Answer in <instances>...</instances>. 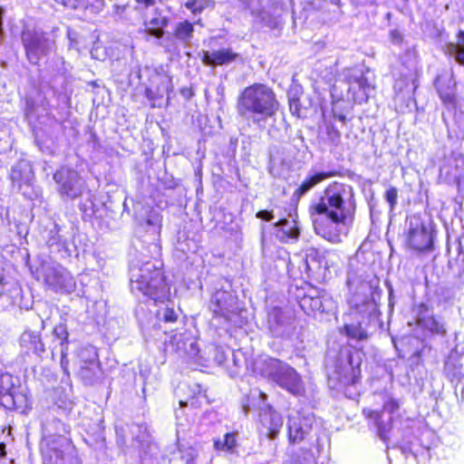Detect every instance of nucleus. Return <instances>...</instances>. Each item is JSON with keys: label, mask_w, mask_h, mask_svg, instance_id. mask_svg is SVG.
Wrapping results in <instances>:
<instances>
[{"label": "nucleus", "mask_w": 464, "mask_h": 464, "mask_svg": "<svg viewBox=\"0 0 464 464\" xmlns=\"http://www.w3.org/2000/svg\"><path fill=\"white\" fill-rule=\"evenodd\" d=\"M355 210L353 188L337 181L330 183L309 208L315 233L334 244L340 243L342 237L347 235Z\"/></svg>", "instance_id": "f257e3e1"}, {"label": "nucleus", "mask_w": 464, "mask_h": 464, "mask_svg": "<svg viewBox=\"0 0 464 464\" xmlns=\"http://www.w3.org/2000/svg\"><path fill=\"white\" fill-rule=\"evenodd\" d=\"M279 108L275 92L266 84L254 83L241 92L237 100V113L258 127L264 128Z\"/></svg>", "instance_id": "f03ea898"}, {"label": "nucleus", "mask_w": 464, "mask_h": 464, "mask_svg": "<svg viewBox=\"0 0 464 464\" xmlns=\"http://www.w3.org/2000/svg\"><path fill=\"white\" fill-rule=\"evenodd\" d=\"M130 284L133 294H141L154 302H163L169 295L162 271L151 261L130 262Z\"/></svg>", "instance_id": "7ed1b4c3"}, {"label": "nucleus", "mask_w": 464, "mask_h": 464, "mask_svg": "<svg viewBox=\"0 0 464 464\" xmlns=\"http://www.w3.org/2000/svg\"><path fill=\"white\" fill-rule=\"evenodd\" d=\"M254 372L294 395L300 394L304 390L301 376L297 372L278 359L265 357L257 360L254 364Z\"/></svg>", "instance_id": "20e7f679"}, {"label": "nucleus", "mask_w": 464, "mask_h": 464, "mask_svg": "<svg viewBox=\"0 0 464 464\" xmlns=\"http://www.w3.org/2000/svg\"><path fill=\"white\" fill-rule=\"evenodd\" d=\"M164 345L167 353L200 366H205L211 361L210 353L216 350L214 346H210L208 351H201L196 338L187 331L171 335L169 341H165Z\"/></svg>", "instance_id": "39448f33"}, {"label": "nucleus", "mask_w": 464, "mask_h": 464, "mask_svg": "<svg viewBox=\"0 0 464 464\" xmlns=\"http://www.w3.org/2000/svg\"><path fill=\"white\" fill-rule=\"evenodd\" d=\"M362 287L367 288L370 293L363 295H356L350 300V304L353 307L354 312L362 316V321L355 324H345L343 326L349 337L360 341L366 339L368 336L363 327V324H366L365 319H367V324H370L378 320L379 315L378 306L372 295L370 287L367 285H363Z\"/></svg>", "instance_id": "423d86ee"}, {"label": "nucleus", "mask_w": 464, "mask_h": 464, "mask_svg": "<svg viewBox=\"0 0 464 464\" xmlns=\"http://www.w3.org/2000/svg\"><path fill=\"white\" fill-rule=\"evenodd\" d=\"M41 274L45 285L56 293L70 294L75 290L76 282L73 276L57 263L44 262Z\"/></svg>", "instance_id": "0eeeda50"}, {"label": "nucleus", "mask_w": 464, "mask_h": 464, "mask_svg": "<svg viewBox=\"0 0 464 464\" xmlns=\"http://www.w3.org/2000/svg\"><path fill=\"white\" fill-rule=\"evenodd\" d=\"M21 38L26 57L33 64H37L53 49V41L43 31L26 28Z\"/></svg>", "instance_id": "6e6552de"}, {"label": "nucleus", "mask_w": 464, "mask_h": 464, "mask_svg": "<svg viewBox=\"0 0 464 464\" xmlns=\"http://www.w3.org/2000/svg\"><path fill=\"white\" fill-rule=\"evenodd\" d=\"M267 328L276 338L291 340L295 335V316L292 310L274 307L267 315Z\"/></svg>", "instance_id": "1a4fd4ad"}, {"label": "nucleus", "mask_w": 464, "mask_h": 464, "mask_svg": "<svg viewBox=\"0 0 464 464\" xmlns=\"http://www.w3.org/2000/svg\"><path fill=\"white\" fill-rule=\"evenodd\" d=\"M407 242L417 251L431 250L433 247V235L429 225L419 215L411 216L407 219Z\"/></svg>", "instance_id": "9d476101"}, {"label": "nucleus", "mask_w": 464, "mask_h": 464, "mask_svg": "<svg viewBox=\"0 0 464 464\" xmlns=\"http://www.w3.org/2000/svg\"><path fill=\"white\" fill-rule=\"evenodd\" d=\"M342 75L348 84V93L351 94L353 102L357 103L367 102L373 86L363 71L357 67L346 68Z\"/></svg>", "instance_id": "9b49d317"}, {"label": "nucleus", "mask_w": 464, "mask_h": 464, "mask_svg": "<svg viewBox=\"0 0 464 464\" xmlns=\"http://www.w3.org/2000/svg\"><path fill=\"white\" fill-rule=\"evenodd\" d=\"M53 179L63 199H74L82 194L84 181L76 170L62 167L53 174Z\"/></svg>", "instance_id": "f8f14e48"}, {"label": "nucleus", "mask_w": 464, "mask_h": 464, "mask_svg": "<svg viewBox=\"0 0 464 464\" xmlns=\"http://www.w3.org/2000/svg\"><path fill=\"white\" fill-rule=\"evenodd\" d=\"M399 401L392 397H387L382 405V411L363 410V414L367 419L372 420L376 428L379 437L387 441L388 434L392 430V416L396 411L399 410Z\"/></svg>", "instance_id": "ddd939ff"}, {"label": "nucleus", "mask_w": 464, "mask_h": 464, "mask_svg": "<svg viewBox=\"0 0 464 464\" xmlns=\"http://www.w3.org/2000/svg\"><path fill=\"white\" fill-rule=\"evenodd\" d=\"M306 148L304 139L299 131L295 137L288 141L272 145L269 149L270 160L275 164L290 163L300 151H304Z\"/></svg>", "instance_id": "4468645a"}, {"label": "nucleus", "mask_w": 464, "mask_h": 464, "mask_svg": "<svg viewBox=\"0 0 464 464\" xmlns=\"http://www.w3.org/2000/svg\"><path fill=\"white\" fill-rule=\"evenodd\" d=\"M18 379L9 373L0 375V405L7 410L20 409L26 403V397L19 392Z\"/></svg>", "instance_id": "2eb2a0df"}, {"label": "nucleus", "mask_w": 464, "mask_h": 464, "mask_svg": "<svg viewBox=\"0 0 464 464\" xmlns=\"http://www.w3.org/2000/svg\"><path fill=\"white\" fill-rule=\"evenodd\" d=\"M117 444L121 448L140 450L148 443L146 429L139 424L116 426Z\"/></svg>", "instance_id": "dca6fc26"}, {"label": "nucleus", "mask_w": 464, "mask_h": 464, "mask_svg": "<svg viewBox=\"0 0 464 464\" xmlns=\"http://www.w3.org/2000/svg\"><path fill=\"white\" fill-rule=\"evenodd\" d=\"M440 178L449 183L460 185L464 181V154L452 151L446 156L440 167Z\"/></svg>", "instance_id": "f3484780"}, {"label": "nucleus", "mask_w": 464, "mask_h": 464, "mask_svg": "<svg viewBox=\"0 0 464 464\" xmlns=\"http://www.w3.org/2000/svg\"><path fill=\"white\" fill-rule=\"evenodd\" d=\"M314 423V416L302 414L299 411L288 415L287 434L290 443L303 441L311 432Z\"/></svg>", "instance_id": "a211bd4d"}, {"label": "nucleus", "mask_w": 464, "mask_h": 464, "mask_svg": "<svg viewBox=\"0 0 464 464\" xmlns=\"http://www.w3.org/2000/svg\"><path fill=\"white\" fill-rule=\"evenodd\" d=\"M342 358H343V360H341L335 366V370L330 379L337 380V382L343 386L353 385L360 378V362H356L354 365L353 355L350 352L342 354Z\"/></svg>", "instance_id": "6ab92c4d"}, {"label": "nucleus", "mask_w": 464, "mask_h": 464, "mask_svg": "<svg viewBox=\"0 0 464 464\" xmlns=\"http://www.w3.org/2000/svg\"><path fill=\"white\" fill-rule=\"evenodd\" d=\"M209 308L217 316L231 321L237 310V298L230 292L218 290L211 298Z\"/></svg>", "instance_id": "aec40b11"}, {"label": "nucleus", "mask_w": 464, "mask_h": 464, "mask_svg": "<svg viewBox=\"0 0 464 464\" xmlns=\"http://www.w3.org/2000/svg\"><path fill=\"white\" fill-rule=\"evenodd\" d=\"M301 309L307 314L327 313L333 308V300L326 295H319L316 290L304 295L299 301Z\"/></svg>", "instance_id": "412c9836"}, {"label": "nucleus", "mask_w": 464, "mask_h": 464, "mask_svg": "<svg viewBox=\"0 0 464 464\" xmlns=\"http://www.w3.org/2000/svg\"><path fill=\"white\" fill-rule=\"evenodd\" d=\"M262 432L270 440H275L283 426V418L280 413L273 410L269 405L261 409L259 413Z\"/></svg>", "instance_id": "4be33fe9"}, {"label": "nucleus", "mask_w": 464, "mask_h": 464, "mask_svg": "<svg viewBox=\"0 0 464 464\" xmlns=\"http://www.w3.org/2000/svg\"><path fill=\"white\" fill-rule=\"evenodd\" d=\"M42 429L45 442H48L50 440H55L57 445L68 446V441L64 435L69 433L70 430L69 427L59 419L55 417L46 419L42 423Z\"/></svg>", "instance_id": "5701e85b"}, {"label": "nucleus", "mask_w": 464, "mask_h": 464, "mask_svg": "<svg viewBox=\"0 0 464 464\" xmlns=\"http://www.w3.org/2000/svg\"><path fill=\"white\" fill-rule=\"evenodd\" d=\"M140 226L150 236V253L158 255L160 250L159 238L161 228V218L156 211H150L146 218L140 220Z\"/></svg>", "instance_id": "b1692460"}, {"label": "nucleus", "mask_w": 464, "mask_h": 464, "mask_svg": "<svg viewBox=\"0 0 464 464\" xmlns=\"http://www.w3.org/2000/svg\"><path fill=\"white\" fill-rule=\"evenodd\" d=\"M10 177L14 186H16L19 190H22L23 187H30L34 179V173L30 161L23 160L14 164Z\"/></svg>", "instance_id": "393cba45"}, {"label": "nucleus", "mask_w": 464, "mask_h": 464, "mask_svg": "<svg viewBox=\"0 0 464 464\" xmlns=\"http://www.w3.org/2000/svg\"><path fill=\"white\" fill-rule=\"evenodd\" d=\"M337 175V171L329 170V171H316L310 170L305 179L302 181V183L298 186V188L294 192V197L300 198L310 190H312L316 185L323 182L326 179H330L335 177Z\"/></svg>", "instance_id": "a878e982"}, {"label": "nucleus", "mask_w": 464, "mask_h": 464, "mask_svg": "<svg viewBox=\"0 0 464 464\" xmlns=\"http://www.w3.org/2000/svg\"><path fill=\"white\" fill-rule=\"evenodd\" d=\"M435 87L440 98L446 105H452L455 102L456 82L452 72H444L435 80Z\"/></svg>", "instance_id": "bb28decb"}, {"label": "nucleus", "mask_w": 464, "mask_h": 464, "mask_svg": "<svg viewBox=\"0 0 464 464\" xmlns=\"http://www.w3.org/2000/svg\"><path fill=\"white\" fill-rule=\"evenodd\" d=\"M276 237L283 242L296 241L300 236V228L295 219L283 218L274 224Z\"/></svg>", "instance_id": "cd10ccee"}, {"label": "nucleus", "mask_w": 464, "mask_h": 464, "mask_svg": "<svg viewBox=\"0 0 464 464\" xmlns=\"http://www.w3.org/2000/svg\"><path fill=\"white\" fill-rule=\"evenodd\" d=\"M237 57L238 54L230 48H223L212 52L203 51L201 60L205 65L216 67L228 64Z\"/></svg>", "instance_id": "c85d7f7f"}, {"label": "nucleus", "mask_w": 464, "mask_h": 464, "mask_svg": "<svg viewBox=\"0 0 464 464\" xmlns=\"http://www.w3.org/2000/svg\"><path fill=\"white\" fill-rule=\"evenodd\" d=\"M64 447L56 440H48L42 448L44 464H64Z\"/></svg>", "instance_id": "c756f323"}, {"label": "nucleus", "mask_w": 464, "mask_h": 464, "mask_svg": "<svg viewBox=\"0 0 464 464\" xmlns=\"http://www.w3.org/2000/svg\"><path fill=\"white\" fill-rule=\"evenodd\" d=\"M169 21V17L155 13L152 18L144 22V30L150 36L160 39L164 35V28L168 25Z\"/></svg>", "instance_id": "7c9ffc66"}, {"label": "nucleus", "mask_w": 464, "mask_h": 464, "mask_svg": "<svg viewBox=\"0 0 464 464\" xmlns=\"http://www.w3.org/2000/svg\"><path fill=\"white\" fill-rule=\"evenodd\" d=\"M79 376L85 385H93L101 377L99 362L92 361L91 364H81Z\"/></svg>", "instance_id": "2f4dec72"}, {"label": "nucleus", "mask_w": 464, "mask_h": 464, "mask_svg": "<svg viewBox=\"0 0 464 464\" xmlns=\"http://www.w3.org/2000/svg\"><path fill=\"white\" fill-rule=\"evenodd\" d=\"M445 52L455 61L464 66V31L459 30L457 34V42L446 44Z\"/></svg>", "instance_id": "473e14b6"}, {"label": "nucleus", "mask_w": 464, "mask_h": 464, "mask_svg": "<svg viewBox=\"0 0 464 464\" xmlns=\"http://www.w3.org/2000/svg\"><path fill=\"white\" fill-rule=\"evenodd\" d=\"M61 227L54 224L50 229L47 238V245L54 252L67 251V240L61 235Z\"/></svg>", "instance_id": "72a5a7b5"}, {"label": "nucleus", "mask_w": 464, "mask_h": 464, "mask_svg": "<svg viewBox=\"0 0 464 464\" xmlns=\"http://www.w3.org/2000/svg\"><path fill=\"white\" fill-rule=\"evenodd\" d=\"M20 343L22 346L34 353H40L44 351L40 335L36 333L31 331L24 332L20 337Z\"/></svg>", "instance_id": "f704fd0d"}, {"label": "nucleus", "mask_w": 464, "mask_h": 464, "mask_svg": "<svg viewBox=\"0 0 464 464\" xmlns=\"http://www.w3.org/2000/svg\"><path fill=\"white\" fill-rule=\"evenodd\" d=\"M444 372L451 381H459L464 377L462 363L459 362V360L457 357L452 355H450L445 362Z\"/></svg>", "instance_id": "c9c22d12"}, {"label": "nucleus", "mask_w": 464, "mask_h": 464, "mask_svg": "<svg viewBox=\"0 0 464 464\" xmlns=\"http://www.w3.org/2000/svg\"><path fill=\"white\" fill-rule=\"evenodd\" d=\"M237 433L236 432H227L224 435L223 439H217L214 440V448L217 450H222L227 452H234L237 443Z\"/></svg>", "instance_id": "e433bc0d"}, {"label": "nucleus", "mask_w": 464, "mask_h": 464, "mask_svg": "<svg viewBox=\"0 0 464 464\" xmlns=\"http://www.w3.org/2000/svg\"><path fill=\"white\" fill-rule=\"evenodd\" d=\"M179 451L180 459L184 464H205L201 459V451L198 447H182Z\"/></svg>", "instance_id": "4c0bfd02"}, {"label": "nucleus", "mask_w": 464, "mask_h": 464, "mask_svg": "<svg viewBox=\"0 0 464 464\" xmlns=\"http://www.w3.org/2000/svg\"><path fill=\"white\" fill-rule=\"evenodd\" d=\"M194 32L193 24L188 21H183L177 24L174 35L184 44H188Z\"/></svg>", "instance_id": "58836bf2"}, {"label": "nucleus", "mask_w": 464, "mask_h": 464, "mask_svg": "<svg viewBox=\"0 0 464 464\" xmlns=\"http://www.w3.org/2000/svg\"><path fill=\"white\" fill-rule=\"evenodd\" d=\"M81 364H91L92 361L98 362V353L92 345L82 347L79 351Z\"/></svg>", "instance_id": "ea45409f"}, {"label": "nucleus", "mask_w": 464, "mask_h": 464, "mask_svg": "<svg viewBox=\"0 0 464 464\" xmlns=\"http://www.w3.org/2000/svg\"><path fill=\"white\" fill-rule=\"evenodd\" d=\"M214 0H189L185 6L194 14L202 13L206 8L214 5Z\"/></svg>", "instance_id": "a19ab883"}, {"label": "nucleus", "mask_w": 464, "mask_h": 464, "mask_svg": "<svg viewBox=\"0 0 464 464\" xmlns=\"http://www.w3.org/2000/svg\"><path fill=\"white\" fill-rule=\"evenodd\" d=\"M179 315L173 308L165 306L157 312V318L159 322L174 323L177 321Z\"/></svg>", "instance_id": "79ce46f5"}, {"label": "nucleus", "mask_w": 464, "mask_h": 464, "mask_svg": "<svg viewBox=\"0 0 464 464\" xmlns=\"http://www.w3.org/2000/svg\"><path fill=\"white\" fill-rule=\"evenodd\" d=\"M423 326L432 334H444L446 333L444 324L432 316L423 320Z\"/></svg>", "instance_id": "37998d69"}, {"label": "nucleus", "mask_w": 464, "mask_h": 464, "mask_svg": "<svg viewBox=\"0 0 464 464\" xmlns=\"http://www.w3.org/2000/svg\"><path fill=\"white\" fill-rule=\"evenodd\" d=\"M385 200L390 205V210L392 211L395 208L398 198V190L396 188L391 187L388 188L384 195Z\"/></svg>", "instance_id": "c03bdc74"}, {"label": "nucleus", "mask_w": 464, "mask_h": 464, "mask_svg": "<svg viewBox=\"0 0 464 464\" xmlns=\"http://www.w3.org/2000/svg\"><path fill=\"white\" fill-rule=\"evenodd\" d=\"M53 334L57 338L62 340H66L68 337V333L66 331V327L63 324H59L53 329Z\"/></svg>", "instance_id": "a18cd8bd"}, {"label": "nucleus", "mask_w": 464, "mask_h": 464, "mask_svg": "<svg viewBox=\"0 0 464 464\" xmlns=\"http://www.w3.org/2000/svg\"><path fill=\"white\" fill-rule=\"evenodd\" d=\"M402 39V34L399 30L394 29L390 32V40L392 44H401Z\"/></svg>", "instance_id": "49530a36"}, {"label": "nucleus", "mask_w": 464, "mask_h": 464, "mask_svg": "<svg viewBox=\"0 0 464 464\" xmlns=\"http://www.w3.org/2000/svg\"><path fill=\"white\" fill-rule=\"evenodd\" d=\"M137 4L136 9H147L150 6H153L156 4V0H134Z\"/></svg>", "instance_id": "de8ad7c7"}, {"label": "nucleus", "mask_w": 464, "mask_h": 464, "mask_svg": "<svg viewBox=\"0 0 464 464\" xmlns=\"http://www.w3.org/2000/svg\"><path fill=\"white\" fill-rule=\"evenodd\" d=\"M256 217L266 221H270L274 218L273 212L269 210H260L256 213Z\"/></svg>", "instance_id": "09e8293b"}, {"label": "nucleus", "mask_w": 464, "mask_h": 464, "mask_svg": "<svg viewBox=\"0 0 464 464\" xmlns=\"http://www.w3.org/2000/svg\"><path fill=\"white\" fill-rule=\"evenodd\" d=\"M127 7L128 5L115 4L112 5V14L116 16H121L125 13Z\"/></svg>", "instance_id": "8fccbe9b"}, {"label": "nucleus", "mask_w": 464, "mask_h": 464, "mask_svg": "<svg viewBox=\"0 0 464 464\" xmlns=\"http://www.w3.org/2000/svg\"><path fill=\"white\" fill-rule=\"evenodd\" d=\"M305 264L307 272H315V270L319 268V265L314 257H312L311 260H309V257H307Z\"/></svg>", "instance_id": "3c124183"}, {"label": "nucleus", "mask_w": 464, "mask_h": 464, "mask_svg": "<svg viewBox=\"0 0 464 464\" xmlns=\"http://www.w3.org/2000/svg\"><path fill=\"white\" fill-rule=\"evenodd\" d=\"M85 0H63V5L69 8L75 9L78 5L84 3Z\"/></svg>", "instance_id": "603ef678"}, {"label": "nucleus", "mask_w": 464, "mask_h": 464, "mask_svg": "<svg viewBox=\"0 0 464 464\" xmlns=\"http://www.w3.org/2000/svg\"><path fill=\"white\" fill-rule=\"evenodd\" d=\"M289 107H290V110L293 111L295 110V111H298V106H299V101L296 97L295 96H292L291 93L289 94Z\"/></svg>", "instance_id": "864d4df0"}, {"label": "nucleus", "mask_w": 464, "mask_h": 464, "mask_svg": "<svg viewBox=\"0 0 464 464\" xmlns=\"http://www.w3.org/2000/svg\"><path fill=\"white\" fill-rule=\"evenodd\" d=\"M76 34L71 31H68V38L70 40V48H77V42L75 39Z\"/></svg>", "instance_id": "5fc2aeb1"}, {"label": "nucleus", "mask_w": 464, "mask_h": 464, "mask_svg": "<svg viewBox=\"0 0 464 464\" xmlns=\"http://www.w3.org/2000/svg\"><path fill=\"white\" fill-rule=\"evenodd\" d=\"M68 363V360L66 359L65 356L63 355L61 359V366L63 368L64 374H66L67 377L69 378Z\"/></svg>", "instance_id": "6e6d98bb"}, {"label": "nucleus", "mask_w": 464, "mask_h": 464, "mask_svg": "<svg viewBox=\"0 0 464 464\" xmlns=\"http://www.w3.org/2000/svg\"><path fill=\"white\" fill-rule=\"evenodd\" d=\"M459 255L463 256V261H464V236L459 237Z\"/></svg>", "instance_id": "4d7b16f0"}, {"label": "nucleus", "mask_w": 464, "mask_h": 464, "mask_svg": "<svg viewBox=\"0 0 464 464\" xmlns=\"http://www.w3.org/2000/svg\"><path fill=\"white\" fill-rule=\"evenodd\" d=\"M188 404H190V405L192 406V405L194 404V399H192L190 401H183V400H180V401H179L180 408L186 407V406H188Z\"/></svg>", "instance_id": "13d9d810"}, {"label": "nucleus", "mask_w": 464, "mask_h": 464, "mask_svg": "<svg viewBox=\"0 0 464 464\" xmlns=\"http://www.w3.org/2000/svg\"><path fill=\"white\" fill-rule=\"evenodd\" d=\"M5 453V445L4 443H0V458H3Z\"/></svg>", "instance_id": "bf43d9fd"}, {"label": "nucleus", "mask_w": 464, "mask_h": 464, "mask_svg": "<svg viewBox=\"0 0 464 464\" xmlns=\"http://www.w3.org/2000/svg\"><path fill=\"white\" fill-rule=\"evenodd\" d=\"M259 397L263 401L266 400V394L265 392H259Z\"/></svg>", "instance_id": "052dcab7"}, {"label": "nucleus", "mask_w": 464, "mask_h": 464, "mask_svg": "<svg viewBox=\"0 0 464 464\" xmlns=\"http://www.w3.org/2000/svg\"><path fill=\"white\" fill-rule=\"evenodd\" d=\"M337 118L342 122H344L345 119H346V117L344 115H343V114L338 115Z\"/></svg>", "instance_id": "680f3d73"}, {"label": "nucleus", "mask_w": 464, "mask_h": 464, "mask_svg": "<svg viewBox=\"0 0 464 464\" xmlns=\"http://www.w3.org/2000/svg\"><path fill=\"white\" fill-rule=\"evenodd\" d=\"M334 135H335L337 138H339V137H340V133H339V131H338V130H334Z\"/></svg>", "instance_id": "e2e57ef3"}, {"label": "nucleus", "mask_w": 464, "mask_h": 464, "mask_svg": "<svg viewBox=\"0 0 464 464\" xmlns=\"http://www.w3.org/2000/svg\"><path fill=\"white\" fill-rule=\"evenodd\" d=\"M55 2L62 4L63 5V0H54Z\"/></svg>", "instance_id": "0e129e2a"}]
</instances>
